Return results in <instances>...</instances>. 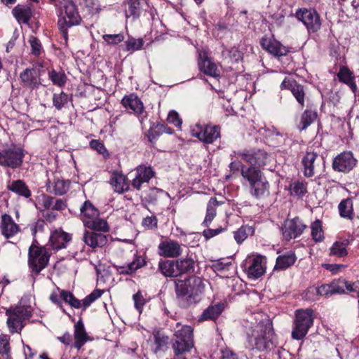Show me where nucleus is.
Wrapping results in <instances>:
<instances>
[{
	"label": "nucleus",
	"mask_w": 359,
	"mask_h": 359,
	"mask_svg": "<svg viewBox=\"0 0 359 359\" xmlns=\"http://www.w3.org/2000/svg\"><path fill=\"white\" fill-rule=\"evenodd\" d=\"M25 151L21 147L15 144L0 150V166L5 168L16 170L23 164Z\"/></svg>",
	"instance_id": "nucleus-6"
},
{
	"label": "nucleus",
	"mask_w": 359,
	"mask_h": 359,
	"mask_svg": "<svg viewBox=\"0 0 359 359\" xmlns=\"http://www.w3.org/2000/svg\"><path fill=\"white\" fill-rule=\"evenodd\" d=\"M177 327L180 329L175 332L172 340V347L176 355L188 352L194 346L193 330L190 326H181L179 323Z\"/></svg>",
	"instance_id": "nucleus-7"
},
{
	"label": "nucleus",
	"mask_w": 359,
	"mask_h": 359,
	"mask_svg": "<svg viewBox=\"0 0 359 359\" xmlns=\"http://www.w3.org/2000/svg\"><path fill=\"white\" fill-rule=\"evenodd\" d=\"M83 241L93 250L104 247L108 243L107 236L95 231L86 230L83 233Z\"/></svg>",
	"instance_id": "nucleus-17"
},
{
	"label": "nucleus",
	"mask_w": 359,
	"mask_h": 359,
	"mask_svg": "<svg viewBox=\"0 0 359 359\" xmlns=\"http://www.w3.org/2000/svg\"><path fill=\"white\" fill-rule=\"evenodd\" d=\"M142 224L147 229H154L157 228L158 219L154 215L146 217L143 219Z\"/></svg>",
	"instance_id": "nucleus-60"
},
{
	"label": "nucleus",
	"mask_w": 359,
	"mask_h": 359,
	"mask_svg": "<svg viewBox=\"0 0 359 359\" xmlns=\"http://www.w3.org/2000/svg\"><path fill=\"white\" fill-rule=\"evenodd\" d=\"M349 242L348 240L336 241L330 248V255L337 257H344L348 255L347 246Z\"/></svg>",
	"instance_id": "nucleus-46"
},
{
	"label": "nucleus",
	"mask_w": 359,
	"mask_h": 359,
	"mask_svg": "<svg viewBox=\"0 0 359 359\" xmlns=\"http://www.w3.org/2000/svg\"><path fill=\"white\" fill-rule=\"evenodd\" d=\"M36 243V241H34L29 248L28 264L32 271L38 275L47 266L50 255L46 248Z\"/></svg>",
	"instance_id": "nucleus-8"
},
{
	"label": "nucleus",
	"mask_w": 359,
	"mask_h": 359,
	"mask_svg": "<svg viewBox=\"0 0 359 359\" xmlns=\"http://www.w3.org/2000/svg\"><path fill=\"white\" fill-rule=\"evenodd\" d=\"M241 158L255 168H262L269 161L270 156L262 149L245 150L240 154Z\"/></svg>",
	"instance_id": "nucleus-13"
},
{
	"label": "nucleus",
	"mask_w": 359,
	"mask_h": 359,
	"mask_svg": "<svg viewBox=\"0 0 359 359\" xmlns=\"http://www.w3.org/2000/svg\"><path fill=\"white\" fill-rule=\"evenodd\" d=\"M262 48L276 57L286 55L288 50L275 39L264 37L261 39Z\"/></svg>",
	"instance_id": "nucleus-21"
},
{
	"label": "nucleus",
	"mask_w": 359,
	"mask_h": 359,
	"mask_svg": "<svg viewBox=\"0 0 359 359\" xmlns=\"http://www.w3.org/2000/svg\"><path fill=\"white\" fill-rule=\"evenodd\" d=\"M220 130L219 126L196 123L191 128V135L203 143L209 144L220 137Z\"/></svg>",
	"instance_id": "nucleus-9"
},
{
	"label": "nucleus",
	"mask_w": 359,
	"mask_h": 359,
	"mask_svg": "<svg viewBox=\"0 0 359 359\" xmlns=\"http://www.w3.org/2000/svg\"><path fill=\"white\" fill-rule=\"evenodd\" d=\"M0 230L1 234L7 239L12 238L20 231L19 226L13 221L11 215L4 214L1 216L0 223Z\"/></svg>",
	"instance_id": "nucleus-25"
},
{
	"label": "nucleus",
	"mask_w": 359,
	"mask_h": 359,
	"mask_svg": "<svg viewBox=\"0 0 359 359\" xmlns=\"http://www.w3.org/2000/svg\"><path fill=\"white\" fill-rule=\"evenodd\" d=\"M12 14L20 24L28 25L32 18V8L29 5L18 4L12 10Z\"/></svg>",
	"instance_id": "nucleus-27"
},
{
	"label": "nucleus",
	"mask_w": 359,
	"mask_h": 359,
	"mask_svg": "<svg viewBox=\"0 0 359 359\" xmlns=\"http://www.w3.org/2000/svg\"><path fill=\"white\" fill-rule=\"evenodd\" d=\"M306 228V225L297 217L287 219L282 227L283 236L287 241L294 239L299 237Z\"/></svg>",
	"instance_id": "nucleus-14"
},
{
	"label": "nucleus",
	"mask_w": 359,
	"mask_h": 359,
	"mask_svg": "<svg viewBox=\"0 0 359 359\" xmlns=\"http://www.w3.org/2000/svg\"><path fill=\"white\" fill-rule=\"evenodd\" d=\"M81 20L75 4L72 0H63L61 2L57 25L66 42L68 39V28L80 25Z\"/></svg>",
	"instance_id": "nucleus-3"
},
{
	"label": "nucleus",
	"mask_w": 359,
	"mask_h": 359,
	"mask_svg": "<svg viewBox=\"0 0 359 359\" xmlns=\"http://www.w3.org/2000/svg\"><path fill=\"white\" fill-rule=\"evenodd\" d=\"M330 291L329 284H323L318 287L312 286L308 288L306 292L305 297L307 299L313 300L314 299L310 296L311 294L327 296L331 295Z\"/></svg>",
	"instance_id": "nucleus-50"
},
{
	"label": "nucleus",
	"mask_w": 359,
	"mask_h": 359,
	"mask_svg": "<svg viewBox=\"0 0 359 359\" xmlns=\"http://www.w3.org/2000/svg\"><path fill=\"white\" fill-rule=\"evenodd\" d=\"M205 285L202 279L191 276L176 283L175 292L178 304L181 308L187 309L198 303L204 291Z\"/></svg>",
	"instance_id": "nucleus-1"
},
{
	"label": "nucleus",
	"mask_w": 359,
	"mask_h": 359,
	"mask_svg": "<svg viewBox=\"0 0 359 359\" xmlns=\"http://www.w3.org/2000/svg\"><path fill=\"white\" fill-rule=\"evenodd\" d=\"M311 229L312 238L316 242H320L324 238L321 222L319 219H316L311 224Z\"/></svg>",
	"instance_id": "nucleus-55"
},
{
	"label": "nucleus",
	"mask_w": 359,
	"mask_h": 359,
	"mask_svg": "<svg viewBox=\"0 0 359 359\" xmlns=\"http://www.w3.org/2000/svg\"><path fill=\"white\" fill-rule=\"evenodd\" d=\"M269 183L265 176L250 186V194L257 199L264 198L269 195Z\"/></svg>",
	"instance_id": "nucleus-26"
},
{
	"label": "nucleus",
	"mask_w": 359,
	"mask_h": 359,
	"mask_svg": "<svg viewBox=\"0 0 359 359\" xmlns=\"http://www.w3.org/2000/svg\"><path fill=\"white\" fill-rule=\"evenodd\" d=\"M69 188L68 181L60 179H54L53 182H48L46 184V191L50 194L62 196L67 192Z\"/></svg>",
	"instance_id": "nucleus-33"
},
{
	"label": "nucleus",
	"mask_w": 359,
	"mask_h": 359,
	"mask_svg": "<svg viewBox=\"0 0 359 359\" xmlns=\"http://www.w3.org/2000/svg\"><path fill=\"white\" fill-rule=\"evenodd\" d=\"M248 346L259 351H269L275 347L274 332L269 319L261 320L247 331Z\"/></svg>",
	"instance_id": "nucleus-2"
},
{
	"label": "nucleus",
	"mask_w": 359,
	"mask_h": 359,
	"mask_svg": "<svg viewBox=\"0 0 359 359\" xmlns=\"http://www.w3.org/2000/svg\"><path fill=\"white\" fill-rule=\"evenodd\" d=\"M133 299L134 300L135 309L140 313H141L142 311V307L146 303L145 299L143 297L140 292H137V293H135L133 295Z\"/></svg>",
	"instance_id": "nucleus-62"
},
{
	"label": "nucleus",
	"mask_w": 359,
	"mask_h": 359,
	"mask_svg": "<svg viewBox=\"0 0 359 359\" xmlns=\"http://www.w3.org/2000/svg\"><path fill=\"white\" fill-rule=\"evenodd\" d=\"M6 315L8 316L6 324L10 333H20L32 316V309L30 306L18 305L6 309Z\"/></svg>",
	"instance_id": "nucleus-4"
},
{
	"label": "nucleus",
	"mask_w": 359,
	"mask_h": 359,
	"mask_svg": "<svg viewBox=\"0 0 359 359\" xmlns=\"http://www.w3.org/2000/svg\"><path fill=\"white\" fill-rule=\"evenodd\" d=\"M344 283H346L345 279L343 278H339L330 282L329 283V287L331 290V295L345 293Z\"/></svg>",
	"instance_id": "nucleus-57"
},
{
	"label": "nucleus",
	"mask_w": 359,
	"mask_h": 359,
	"mask_svg": "<svg viewBox=\"0 0 359 359\" xmlns=\"http://www.w3.org/2000/svg\"><path fill=\"white\" fill-rule=\"evenodd\" d=\"M144 41L142 39H135L133 37H128V39L125 41V48H123L125 51L129 52H135L136 50H140Z\"/></svg>",
	"instance_id": "nucleus-54"
},
{
	"label": "nucleus",
	"mask_w": 359,
	"mask_h": 359,
	"mask_svg": "<svg viewBox=\"0 0 359 359\" xmlns=\"http://www.w3.org/2000/svg\"><path fill=\"white\" fill-rule=\"evenodd\" d=\"M198 65L200 71L203 72L205 74L215 78L219 76V69L216 64L208 57L205 51H199Z\"/></svg>",
	"instance_id": "nucleus-16"
},
{
	"label": "nucleus",
	"mask_w": 359,
	"mask_h": 359,
	"mask_svg": "<svg viewBox=\"0 0 359 359\" xmlns=\"http://www.w3.org/2000/svg\"><path fill=\"white\" fill-rule=\"evenodd\" d=\"M28 41L31 46V53L35 56H39L42 50L40 40L34 36H30Z\"/></svg>",
	"instance_id": "nucleus-58"
},
{
	"label": "nucleus",
	"mask_w": 359,
	"mask_h": 359,
	"mask_svg": "<svg viewBox=\"0 0 359 359\" xmlns=\"http://www.w3.org/2000/svg\"><path fill=\"white\" fill-rule=\"evenodd\" d=\"M72 240V235L63 231L62 229L53 231L50 236V243L54 250H59L67 248V244Z\"/></svg>",
	"instance_id": "nucleus-23"
},
{
	"label": "nucleus",
	"mask_w": 359,
	"mask_h": 359,
	"mask_svg": "<svg viewBox=\"0 0 359 359\" xmlns=\"http://www.w3.org/2000/svg\"><path fill=\"white\" fill-rule=\"evenodd\" d=\"M20 79L24 87L32 90L38 88L41 85L40 78L34 68L25 69L20 74Z\"/></svg>",
	"instance_id": "nucleus-24"
},
{
	"label": "nucleus",
	"mask_w": 359,
	"mask_h": 359,
	"mask_svg": "<svg viewBox=\"0 0 359 359\" xmlns=\"http://www.w3.org/2000/svg\"><path fill=\"white\" fill-rule=\"evenodd\" d=\"M178 276L183 273H191L194 271L195 262L191 258H182L177 260Z\"/></svg>",
	"instance_id": "nucleus-42"
},
{
	"label": "nucleus",
	"mask_w": 359,
	"mask_h": 359,
	"mask_svg": "<svg viewBox=\"0 0 359 359\" xmlns=\"http://www.w3.org/2000/svg\"><path fill=\"white\" fill-rule=\"evenodd\" d=\"M154 346L152 350L155 353L163 352L168 348V337L159 330L153 332Z\"/></svg>",
	"instance_id": "nucleus-37"
},
{
	"label": "nucleus",
	"mask_w": 359,
	"mask_h": 359,
	"mask_svg": "<svg viewBox=\"0 0 359 359\" xmlns=\"http://www.w3.org/2000/svg\"><path fill=\"white\" fill-rule=\"evenodd\" d=\"M314 319L315 316L311 309L297 310L293 321L292 337L297 340L304 339L313 326Z\"/></svg>",
	"instance_id": "nucleus-5"
},
{
	"label": "nucleus",
	"mask_w": 359,
	"mask_h": 359,
	"mask_svg": "<svg viewBox=\"0 0 359 359\" xmlns=\"http://www.w3.org/2000/svg\"><path fill=\"white\" fill-rule=\"evenodd\" d=\"M158 270L165 277H176L178 276L177 261L161 260L158 262Z\"/></svg>",
	"instance_id": "nucleus-39"
},
{
	"label": "nucleus",
	"mask_w": 359,
	"mask_h": 359,
	"mask_svg": "<svg viewBox=\"0 0 359 359\" xmlns=\"http://www.w3.org/2000/svg\"><path fill=\"white\" fill-rule=\"evenodd\" d=\"M72 95L62 91L60 93H54L53 95V104L57 110L65 108L72 101Z\"/></svg>",
	"instance_id": "nucleus-45"
},
{
	"label": "nucleus",
	"mask_w": 359,
	"mask_h": 359,
	"mask_svg": "<svg viewBox=\"0 0 359 359\" xmlns=\"http://www.w3.org/2000/svg\"><path fill=\"white\" fill-rule=\"evenodd\" d=\"M128 8L126 10V17L133 19L139 18L142 11L148 8L147 0H127Z\"/></svg>",
	"instance_id": "nucleus-29"
},
{
	"label": "nucleus",
	"mask_w": 359,
	"mask_h": 359,
	"mask_svg": "<svg viewBox=\"0 0 359 359\" xmlns=\"http://www.w3.org/2000/svg\"><path fill=\"white\" fill-rule=\"evenodd\" d=\"M232 266L231 262L224 263L220 261H217L212 265V269L215 272H224L229 271Z\"/></svg>",
	"instance_id": "nucleus-61"
},
{
	"label": "nucleus",
	"mask_w": 359,
	"mask_h": 359,
	"mask_svg": "<svg viewBox=\"0 0 359 359\" xmlns=\"http://www.w3.org/2000/svg\"><path fill=\"white\" fill-rule=\"evenodd\" d=\"M317 118V113L311 109L305 110L300 118L298 128L300 130H306L311 123H313Z\"/></svg>",
	"instance_id": "nucleus-43"
},
{
	"label": "nucleus",
	"mask_w": 359,
	"mask_h": 359,
	"mask_svg": "<svg viewBox=\"0 0 359 359\" xmlns=\"http://www.w3.org/2000/svg\"><path fill=\"white\" fill-rule=\"evenodd\" d=\"M254 229L248 225L241 226L237 231H234V238L237 243H242L249 235H252Z\"/></svg>",
	"instance_id": "nucleus-51"
},
{
	"label": "nucleus",
	"mask_w": 359,
	"mask_h": 359,
	"mask_svg": "<svg viewBox=\"0 0 359 359\" xmlns=\"http://www.w3.org/2000/svg\"><path fill=\"white\" fill-rule=\"evenodd\" d=\"M294 253L290 252L283 255H280L276 259L275 269L284 270L294 264L296 262Z\"/></svg>",
	"instance_id": "nucleus-40"
},
{
	"label": "nucleus",
	"mask_w": 359,
	"mask_h": 359,
	"mask_svg": "<svg viewBox=\"0 0 359 359\" xmlns=\"http://www.w3.org/2000/svg\"><path fill=\"white\" fill-rule=\"evenodd\" d=\"M158 254L165 257H177L182 253L180 245L174 240L161 241L158 247Z\"/></svg>",
	"instance_id": "nucleus-20"
},
{
	"label": "nucleus",
	"mask_w": 359,
	"mask_h": 359,
	"mask_svg": "<svg viewBox=\"0 0 359 359\" xmlns=\"http://www.w3.org/2000/svg\"><path fill=\"white\" fill-rule=\"evenodd\" d=\"M222 203H219L216 198H210L207 204L205 217L203 222H202L203 226L206 227L210 226L212 221L216 216L217 208Z\"/></svg>",
	"instance_id": "nucleus-38"
},
{
	"label": "nucleus",
	"mask_w": 359,
	"mask_h": 359,
	"mask_svg": "<svg viewBox=\"0 0 359 359\" xmlns=\"http://www.w3.org/2000/svg\"><path fill=\"white\" fill-rule=\"evenodd\" d=\"M62 296L61 294L57 290L53 292L50 295V300L55 304H56L64 313H65V310L63 309V305L62 303Z\"/></svg>",
	"instance_id": "nucleus-63"
},
{
	"label": "nucleus",
	"mask_w": 359,
	"mask_h": 359,
	"mask_svg": "<svg viewBox=\"0 0 359 359\" xmlns=\"http://www.w3.org/2000/svg\"><path fill=\"white\" fill-rule=\"evenodd\" d=\"M337 77L339 81L348 85L352 92L355 93L357 90V86L354 81V77L352 73L346 67H342L340 69L337 74Z\"/></svg>",
	"instance_id": "nucleus-41"
},
{
	"label": "nucleus",
	"mask_w": 359,
	"mask_h": 359,
	"mask_svg": "<svg viewBox=\"0 0 359 359\" xmlns=\"http://www.w3.org/2000/svg\"><path fill=\"white\" fill-rule=\"evenodd\" d=\"M264 257L257 255L248 261L249 266L246 269L248 277L250 279H257L265 273Z\"/></svg>",
	"instance_id": "nucleus-19"
},
{
	"label": "nucleus",
	"mask_w": 359,
	"mask_h": 359,
	"mask_svg": "<svg viewBox=\"0 0 359 359\" xmlns=\"http://www.w3.org/2000/svg\"><path fill=\"white\" fill-rule=\"evenodd\" d=\"M339 215L346 219H351L353 216V202L350 198L342 200L338 205Z\"/></svg>",
	"instance_id": "nucleus-44"
},
{
	"label": "nucleus",
	"mask_w": 359,
	"mask_h": 359,
	"mask_svg": "<svg viewBox=\"0 0 359 359\" xmlns=\"http://www.w3.org/2000/svg\"><path fill=\"white\" fill-rule=\"evenodd\" d=\"M57 290L61 294L62 299L65 303L70 305L71 307L74 309L81 308V302L74 297L73 293L67 290H60L58 287L57 288Z\"/></svg>",
	"instance_id": "nucleus-49"
},
{
	"label": "nucleus",
	"mask_w": 359,
	"mask_h": 359,
	"mask_svg": "<svg viewBox=\"0 0 359 359\" xmlns=\"http://www.w3.org/2000/svg\"><path fill=\"white\" fill-rule=\"evenodd\" d=\"M295 16L306 26L309 32H316L321 27L320 16L315 9L299 8Z\"/></svg>",
	"instance_id": "nucleus-10"
},
{
	"label": "nucleus",
	"mask_w": 359,
	"mask_h": 359,
	"mask_svg": "<svg viewBox=\"0 0 359 359\" xmlns=\"http://www.w3.org/2000/svg\"><path fill=\"white\" fill-rule=\"evenodd\" d=\"M85 226L95 232H108L109 231L107 222L104 219L100 218L99 216L90 222H87V224Z\"/></svg>",
	"instance_id": "nucleus-47"
},
{
	"label": "nucleus",
	"mask_w": 359,
	"mask_h": 359,
	"mask_svg": "<svg viewBox=\"0 0 359 359\" xmlns=\"http://www.w3.org/2000/svg\"><path fill=\"white\" fill-rule=\"evenodd\" d=\"M103 292L104 291L100 289L94 290L82 300L81 308L83 310L86 309L92 303L100 298Z\"/></svg>",
	"instance_id": "nucleus-56"
},
{
	"label": "nucleus",
	"mask_w": 359,
	"mask_h": 359,
	"mask_svg": "<svg viewBox=\"0 0 359 359\" xmlns=\"http://www.w3.org/2000/svg\"><path fill=\"white\" fill-rule=\"evenodd\" d=\"M48 78L55 86L59 87L65 86L67 80V77L62 70L56 71L53 69L48 72Z\"/></svg>",
	"instance_id": "nucleus-48"
},
{
	"label": "nucleus",
	"mask_w": 359,
	"mask_h": 359,
	"mask_svg": "<svg viewBox=\"0 0 359 359\" xmlns=\"http://www.w3.org/2000/svg\"><path fill=\"white\" fill-rule=\"evenodd\" d=\"M109 184L113 190L119 194H123L130 189V184L128 182L127 177L119 171H113L111 172Z\"/></svg>",
	"instance_id": "nucleus-22"
},
{
	"label": "nucleus",
	"mask_w": 359,
	"mask_h": 359,
	"mask_svg": "<svg viewBox=\"0 0 359 359\" xmlns=\"http://www.w3.org/2000/svg\"><path fill=\"white\" fill-rule=\"evenodd\" d=\"M241 175L249 187L264 176L259 169L245 165L241 167Z\"/></svg>",
	"instance_id": "nucleus-32"
},
{
	"label": "nucleus",
	"mask_w": 359,
	"mask_h": 359,
	"mask_svg": "<svg viewBox=\"0 0 359 359\" xmlns=\"http://www.w3.org/2000/svg\"><path fill=\"white\" fill-rule=\"evenodd\" d=\"M121 104L126 109L132 110L137 115L142 114L144 111L143 103L134 94L124 96L121 100Z\"/></svg>",
	"instance_id": "nucleus-30"
},
{
	"label": "nucleus",
	"mask_w": 359,
	"mask_h": 359,
	"mask_svg": "<svg viewBox=\"0 0 359 359\" xmlns=\"http://www.w3.org/2000/svg\"><path fill=\"white\" fill-rule=\"evenodd\" d=\"M74 347L79 350L84 344L88 341V337L86 332L83 323L81 320H79L74 325Z\"/></svg>",
	"instance_id": "nucleus-35"
},
{
	"label": "nucleus",
	"mask_w": 359,
	"mask_h": 359,
	"mask_svg": "<svg viewBox=\"0 0 359 359\" xmlns=\"http://www.w3.org/2000/svg\"><path fill=\"white\" fill-rule=\"evenodd\" d=\"M224 309V304L222 303L211 304L198 316V320L199 322L215 320L219 317Z\"/></svg>",
	"instance_id": "nucleus-28"
},
{
	"label": "nucleus",
	"mask_w": 359,
	"mask_h": 359,
	"mask_svg": "<svg viewBox=\"0 0 359 359\" xmlns=\"http://www.w3.org/2000/svg\"><path fill=\"white\" fill-rule=\"evenodd\" d=\"M280 88L289 90L300 106L304 107L305 91L302 85L294 80L285 79L280 84Z\"/></svg>",
	"instance_id": "nucleus-18"
},
{
	"label": "nucleus",
	"mask_w": 359,
	"mask_h": 359,
	"mask_svg": "<svg viewBox=\"0 0 359 359\" xmlns=\"http://www.w3.org/2000/svg\"><path fill=\"white\" fill-rule=\"evenodd\" d=\"M303 173L306 177H311L325 165L323 158L317 152L307 151L302 159Z\"/></svg>",
	"instance_id": "nucleus-11"
},
{
	"label": "nucleus",
	"mask_w": 359,
	"mask_h": 359,
	"mask_svg": "<svg viewBox=\"0 0 359 359\" xmlns=\"http://www.w3.org/2000/svg\"><path fill=\"white\" fill-rule=\"evenodd\" d=\"M81 219L83 225L87 224V222H90L91 220L96 219L100 215L99 210L95 208L92 203L89 201H86L80 208Z\"/></svg>",
	"instance_id": "nucleus-31"
},
{
	"label": "nucleus",
	"mask_w": 359,
	"mask_h": 359,
	"mask_svg": "<svg viewBox=\"0 0 359 359\" xmlns=\"http://www.w3.org/2000/svg\"><path fill=\"white\" fill-rule=\"evenodd\" d=\"M358 161L350 151H345L336 156L332 163L335 172L348 173L357 165Z\"/></svg>",
	"instance_id": "nucleus-12"
},
{
	"label": "nucleus",
	"mask_w": 359,
	"mask_h": 359,
	"mask_svg": "<svg viewBox=\"0 0 359 359\" xmlns=\"http://www.w3.org/2000/svg\"><path fill=\"white\" fill-rule=\"evenodd\" d=\"M0 357L3 359H12L9 337L7 335H0Z\"/></svg>",
	"instance_id": "nucleus-53"
},
{
	"label": "nucleus",
	"mask_w": 359,
	"mask_h": 359,
	"mask_svg": "<svg viewBox=\"0 0 359 359\" xmlns=\"http://www.w3.org/2000/svg\"><path fill=\"white\" fill-rule=\"evenodd\" d=\"M103 39L109 45H116L123 41L125 37L123 34H104L102 36Z\"/></svg>",
	"instance_id": "nucleus-59"
},
{
	"label": "nucleus",
	"mask_w": 359,
	"mask_h": 359,
	"mask_svg": "<svg viewBox=\"0 0 359 359\" xmlns=\"http://www.w3.org/2000/svg\"><path fill=\"white\" fill-rule=\"evenodd\" d=\"M290 191L292 196L302 197L307 192V184L303 181H294L290 185Z\"/></svg>",
	"instance_id": "nucleus-52"
},
{
	"label": "nucleus",
	"mask_w": 359,
	"mask_h": 359,
	"mask_svg": "<svg viewBox=\"0 0 359 359\" xmlns=\"http://www.w3.org/2000/svg\"><path fill=\"white\" fill-rule=\"evenodd\" d=\"M167 120L176 127H180L182 125V121L180 118L179 114L175 111H170Z\"/></svg>",
	"instance_id": "nucleus-64"
},
{
	"label": "nucleus",
	"mask_w": 359,
	"mask_h": 359,
	"mask_svg": "<svg viewBox=\"0 0 359 359\" xmlns=\"http://www.w3.org/2000/svg\"><path fill=\"white\" fill-rule=\"evenodd\" d=\"M145 263L146 262L143 257L135 255L133 262L126 265L119 266L118 271L120 274L130 275L144 266Z\"/></svg>",
	"instance_id": "nucleus-34"
},
{
	"label": "nucleus",
	"mask_w": 359,
	"mask_h": 359,
	"mask_svg": "<svg viewBox=\"0 0 359 359\" xmlns=\"http://www.w3.org/2000/svg\"><path fill=\"white\" fill-rule=\"evenodd\" d=\"M135 177L132 180V187L137 191L141 190L144 183H149L151 178L155 176L156 172L151 165L141 164L135 169Z\"/></svg>",
	"instance_id": "nucleus-15"
},
{
	"label": "nucleus",
	"mask_w": 359,
	"mask_h": 359,
	"mask_svg": "<svg viewBox=\"0 0 359 359\" xmlns=\"http://www.w3.org/2000/svg\"><path fill=\"white\" fill-rule=\"evenodd\" d=\"M7 189L9 191L26 198L31 196V191L29 189L25 182L21 180L12 181L7 185Z\"/></svg>",
	"instance_id": "nucleus-36"
}]
</instances>
